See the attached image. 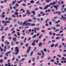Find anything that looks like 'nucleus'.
Masks as SVG:
<instances>
[{
	"mask_svg": "<svg viewBox=\"0 0 66 66\" xmlns=\"http://www.w3.org/2000/svg\"><path fill=\"white\" fill-rule=\"evenodd\" d=\"M5 22L6 23H10V21H5Z\"/></svg>",
	"mask_w": 66,
	"mask_h": 66,
	"instance_id": "obj_33",
	"label": "nucleus"
},
{
	"mask_svg": "<svg viewBox=\"0 0 66 66\" xmlns=\"http://www.w3.org/2000/svg\"><path fill=\"white\" fill-rule=\"evenodd\" d=\"M22 57H27V55L26 54H24V55H22Z\"/></svg>",
	"mask_w": 66,
	"mask_h": 66,
	"instance_id": "obj_11",
	"label": "nucleus"
},
{
	"mask_svg": "<svg viewBox=\"0 0 66 66\" xmlns=\"http://www.w3.org/2000/svg\"><path fill=\"white\" fill-rule=\"evenodd\" d=\"M59 5H56L54 6V8H55L56 9V10H57V7H59Z\"/></svg>",
	"mask_w": 66,
	"mask_h": 66,
	"instance_id": "obj_5",
	"label": "nucleus"
},
{
	"mask_svg": "<svg viewBox=\"0 0 66 66\" xmlns=\"http://www.w3.org/2000/svg\"><path fill=\"white\" fill-rule=\"evenodd\" d=\"M0 63H3V59H1L0 60Z\"/></svg>",
	"mask_w": 66,
	"mask_h": 66,
	"instance_id": "obj_24",
	"label": "nucleus"
},
{
	"mask_svg": "<svg viewBox=\"0 0 66 66\" xmlns=\"http://www.w3.org/2000/svg\"><path fill=\"white\" fill-rule=\"evenodd\" d=\"M54 44H52L51 45V47H54Z\"/></svg>",
	"mask_w": 66,
	"mask_h": 66,
	"instance_id": "obj_37",
	"label": "nucleus"
},
{
	"mask_svg": "<svg viewBox=\"0 0 66 66\" xmlns=\"http://www.w3.org/2000/svg\"><path fill=\"white\" fill-rule=\"evenodd\" d=\"M10 64H11V63L9 62L8 63V66H11V65H10Z\"/></svg>",
	"mask_w": 66,
	"mask_h": 66,
	"instance_id": "obj_64",
	"label": "nucleus"
},
{
	"mask_svg": "<svg viewBox=\"0 0 66 66\" xmlns=\"http://www.w3.org/2000/svg\"><path fill=\"white\" fill-rule=\"evenodd\" d=\"M39 9H40V10H43V8L41 7H40Z\"/></svg>",
	"mask_w": 66,
	"mask_h": 66,
	"instance_id": "obj_53",
	"label": "nucleus"
},
{
	"mask_svg": "<svg viewBox=\"0 0 66 66\" xmlns=\"http://www.w3.org/2000/svg\"><path fill=\"white\" fill-rule=\"evenodd\" d=\"M56 60H57V63H58V64H59V61L60 60L58 58V57H57L56 58Z\"/></svg>",
	"mask_w": 66,
	"mask_h": 66,
	"instance_id": "obj_9",
	"label": "nucleus"
},
{
	"mask_svg": "<svg viewBox=\"0 0 66 66\" xmlns=\"http://www.w3.org/2000/svg\"><path fill=\"white\" fill-rule=\"evenodd\" d=\"M17 39V38H13V40H16Z\"/></svg>",
	"mask_w": 66,
	"mask_h": 66,
	"instance_id": "obj_41",
	"label": "nucleus"
},
{
	"mask_svg": "<svg viewBox=\"0 0 66 66\" xmlns=\"http://www.w3.org/2000/svg\"><path fill=\"white\" fill-rule=\"evenodd\" d=\"M15 51L16 52L15 54L17 55V54H18L19 53V49H18V47H16L15 48Z\"/></svg>",
	"mask_w": 66,
	"mask_h": 66,
	"instance_id": "obj_1",
	"label": "nucleus"
},
{
	"mask_svg": "<svg viewBox=\"0 0 66 66\" xmlns=\"http://www.w3.org/2000/svg\"><path fill=\"white\" fill-rule=\"evenodd\" d=\"M31 23H26L25 24V26H30V24H31Z\"/></svg>",
	"mask_w": 66,
	"mask_h": 66,
	"instance_id": "obj_12",
	"label": "nucleus"
},
{
	"mask_svg": "<svg viewBox=\"0 0 66 66\" xmlns=\"http://www.w3.org/2000/svg\"><path fill=\"white\" fill-rule=\"evenodd\" d=\"M45 26H49V24H48L47 23H46V24L45 25Z\"/></svg>",
	"mask_w": 66,
	"mask_h": 66,
	"instance_id": "obj_55",
	"label": "nucleus"
},
{
	"mask_svg": "<svg viewBox=\"0 0 66 66\" xmlns=\"http://www.w3.org/2000/svg\"><path fill=\"white\" fill-rule=\"evenodd\" d=\"M19 43V42L16 41V42H15V43L16 44V45H18V44Z\"/></svg>",
	"mask_w": 66,
	"mask_h": 66,
	"instance_id": "obj_38",
	"label": "nucleus"
},
{
	"mask_svg": "<svg viewBox=\"0 0 66 66\" xmlns=\"http://www.w3.org/2000/svg\"><path fill=\"white\" fill-rule=\"evenodd\" d=\"M32 46H34L35 45H36V44L35 43H34L33 42L32 44Z\"/></svg>",
	"mask_w": 66,
	"mask_h": 66,
	"instance_id": "obj_25",
	"label": "nucleus"
},
{
	"mask_svg": "<svg viewBox=\"0 0 66 66\" xmlns=\"http://www.w3.org/2000/svg\"><path fill=\"white\" fill-rule=\"evenodd\" d=\"M41 32H42V33H43V32H44V33L45 34V30H42V31H41Z\"/></svg>",
	"mask_w": 66,
	"mask_h": 66,
	"instance_id": "obj_39",
	"label": "nucleus"
},
{
	"mask_svg": "<svg viewBox=\"0 0 66 66\" xmlns=\"http://www.w3.org/2000/svg\"><path fill=\"white\" fill-rule=\"evenodd\" d=\"M60 26H61V25L59 24H57L56 26V27H60Z\"/></svg>",
	"mask_w": 66,
	"mask_h": 66,
	"instance_id": "obj_13",
	"label": "nucleus"
},
{
	"mask_svg": "<svg viewBox=\"0 0 66 66\" xmlns=\"http://www.w3.org/2000/svg\"><path fill=\"white\" fill-rule=\"evenodd\" d=\"M51 62H54V59H52L50 60Z\"/></svg>",
	"mask_w": 66,
	"mask_h": 66,
	"instance_id": "obj_21",
	"label": "nucleus"
},
{
	"mask_svg": "<svg viewBox=\"0 0 66 66\" xmlns=\"http://www.w3.org/2000/svg\"><path fill=\"white\" fill-rule=\"evenodd\" d=\"M36 35H35L32 37V38H35V37H36Z\"/></svg>",
	"mask_w": 66,
	"mask_h": 66,
	"instance_id": "obj_22",
	"label": "nucleus"
},
{
	"mask_svg": "<svg viewBox=\"0 0 66 66\" xmlns=\"http://www.w3.org/2000/svg\"><path fill=\"white\" fill-rule=\"evenodd\" d=\"M41 21H43L44 20V19L42 18H41Z\"/></svg>",
	"mask_w": 66,
	"mask_h": 66,
	"instance_id": "obj_56",
	"label": "nucleus"
},
{
	"mask_svg": "<svg viewBox=\"0 0 66 66\" xmlns=\"http://www.w3.org/2000/svg\"><path fill=\"white\" fill-rule=\"evenodd\" d=\"M22 5L23 6H27V5H26V4H22Z\"/></svg>",
	"mask_w": 66,
	"mask_h": 66,
	"instance_id": "obj_28",
	"label": "nucleus"
},
{
	"mask_svg": "<svg viewBox=\"0 0 66 66\" xmlns=\"http://www.w3.org/2000/svg\"><path fill=\"white\" fill-rule=\"evenodd\" d=\"M27 14H28L29 15H30L31 14V13H30V11L28 10H27Z\"/></svg>",
	"mask_w": 66,
	"mask_h": 66,
	"instance_id": "obj_7",
	"label": "nucleus"
},
{
	"mask_svg": "<svg viewBox=\"0 0 66 66\" xmlns=\"http://www.w3.org/2000/svg\"><path fill=\"white\" fill-rule=\"evenodd\" d=\"M62 59H63V61H65V58H64V57H62Z\"/></svg>",
	"mask_w": 66,
	"mask_h": 66,
	"instance_id": "obj_63",
	"label": "nucleus"
},
{
	"mask_svg": "<svg viewBox=\"0 0 66 66\" xmlns=\"http://www.w3.org/2000/svg\"><path fill=\"white\" fill-rule=\"evenodd\" d=\"M38 55H39L40 56L41 55V53H38Z\"/></svg>",
	"mask_w": 66,
	"mask_h": 66,
	"instance_id": "obj_57",
	"label": "nucleus"
},
{
	"mask_svg": "<svg viewBox=\"0 0 66 66\" xmlns=\"http://www.w3.org/2000/svg\"><path fill=\"white\" fill-rule=\"evenodd\" d=\"M4 29H3V27H2L1 28L0 30L1 31H3Z\"/></svg>",
	"mask_w": 66,
	"mask_h": 66,
	"instance_id": "obj_19",
	"label": "nucleus"
},
{
	"mask_svg": "<svg viewBox=\"0 0 66 66\" xmlns=\"http://www.w3.org/2000/svg\"><path fill=\"white\" fill-rule=\"evenodd\" d=\"M5 44L7 45H9L10 44V43L9 42H7V41H6L5 43Z\"/></svg>",
	"mask_w": 66,
	"mask_h": 66,
	"instance_id": "obj_10",
	"label": "nucleus"
},
{
	"mask_svg": "<svg viewBox=\"0 0 66 66\" xmlns=\"http://www.w3.org/2000/svg\"><path fill=\"white\" fill-rule=\"evenodd\" d=\"M50 6H51V5L50 4L49 5H47L44 8V10H46V9H47V7H50Z\"/></svg>",
	"mask_w": 66,
	"mask_h": 66,
	"instance_id": "obj_6",
	"label": "nucleus"
},
{
	"mask_svg": "<svg viewBox=\"0 0 66 66\" xmlns=\"http://www.w3.org/2000/svg\"><path fill=\"white\" fill-rule=\"evenodd\" d=\"M51 1V0H47V1H46V2H50Z\"/></svg>",
	"mask_w": 66,
	"mask_h": 66,
	"instance_id": "obj_44",
	"label": "nucleus"
},
{
	"mask_svg": "<svg viewBox=\"0 0 66 66\" xmlns=\"http://www.w3.org/2000/svg\"><path fill=\"white\" fill-rule=\"evenodd\" d=\"M61 12L62 13H65V11L62 10Z\"/></svg>",
	"mask_w": 66,
	"mask_h": 66,
	"instance_id": "obj_47",
	"label": "nucleus"
},
{
	"mask_svg": "<svg viewBox=\"0 0 66 66\" xmlns=\"http://www.w3.org/2000/svg\"><path fill=\"white\" fill-rule=\"evenodd\" d=\"M59 30H60L58 29L57 30H55V32H58V31H59Z\"/></svg>",
	"mask_w": 66,
	"mask_h": 66,
	"instance_id": "obj_45",
	"label": "nucleus"
},
{
	"mask_svg": "<svg viewBox=\"0 0 66 66\" xmlns=\"http://www.w3.org/2000/svg\"><path fill=\"white\" fill-rule=\"evenodd\" d=\"M23 43H21V46H22L23 45Z\"/></svg>",
	"mask_w": 66,
	"mask_h": 66,
	"instance_id": "obj_62",
	"label": "nucleus"
},
{
	"mask_svg": "<svg viewBox=\"0 0 66 66\" xmlns=\"http://www.w3.org/2000/svg\"><path fill=\"white\" fill-rule=\"evenodd\" d=\"M8 54H9L7 53H6V56H9V55Z\"/></svg>",
	"mask_w": 66,
	"mask_h": 66,
	"instance_id": "obj_58",
	"label": "nucleus"
},
{
	"mask_svg": "<svg viewBox=\"0 0 66 66\" xmlns=\"http://www.w3.org/2000/svg\"><path fill=\"white\" fill-rule=\"evenodd\" d=\"M4 37H5V36H2V39L3 42L4 41Z\"/></svg>",
	"mask_w": 66,
	"mask_h": 66,
	"instance_id": "obj_14",
	"label": "nucleus"
},
{
	"mask_svg": "<svg viewBox=\"0 0 66 66\" xmlns=\"http://www.w3.org/2000/svg\"><path fill=\"white\" fill-rule=\"evenodd\" d=\"M8 36H11V34L10 33L8 34Z\"/></svg>",
	"mask_w": 66,
	"mask_h": 66,
	"instance_id": "obj_60",
	"label": "nucleus"
},
{
	"mask_svg": "<svg viewBox=\"0 0 66 66\" xmlns=\"http://www.w3.org/2000/svg\"><path fill=\"white\" fill-rule=\"evenodd\" d=\"M31 48V47H28V49L27 52V53H29V52H30V49Z\"/></svg>",
	"mask_w": 66,
	"mask_h": 66,
	"instance_id": "obj_4",
	"label": "nucleus"
},
{
	"mask_svg": "<svg viewBox=\"0 0 66 66\" xmlns=\"http://www.w3.org/2000/svg\"><path fill=\"white\" fill-rule=\"evenodd\" d=\"M31 26H35V23H33L31 24Z\"/></svg>",
	"mask_w": 66,
	"mask_h": 66,
	"instance_id": "obj_34",
	"label": "nucleus"
},
{
	"mask_svg": "<svg viewBox=\"0 0 66 66\" xmlns=\"http://www.w3.org/2000/svg\"><path fill=\"white\" fill-rule=\"evenodd\" d=\"M62 19H63V20H64L66 18V17H65L64 18V16H62Z\"/></svg>",
	"mask_w": 66,
	"mask_h": 66,
	"instance_id": "obj_23",
	"label": "nucleus"
},
{
	"mask_svg": "<svg viewBox=\"0 0 66 66\" xmlns=\"http://www.w3.org/2000/svg\"><path fill=\"white\" fill-rule=\"evenodd\" d=\"M37 4H39V5H41V4H40V3L39 2V1H38L37 2Z\"/></svg>",
	"mask_w": 66,
	"mask_h": 66,
	"instance_id": "obj_16",
	"label": "nucleus"
},
{
	"mask_svg": "<svg viewBox=\"0 0 66 66\" xmlns=\"http://www.w3.org/2000/svg\"><path fill=\"white\" fill-rule=\"evenodd\" d=\"M30 2V3H31L33 4V3H34V1L33 0H32Z\"/></svg>",
	"mask_w": 66,
	"mask_h": 66,
	"instance_id": "obj_17",
	"label": "nucleus"
},
{
	"mask_svg": "<svg viewBox=\"0 0 66 66\" xmlns=\"http://www.w3.org/2000/svg\"><path fill=\"white\" fill-rule=\"evenodd\" d=\"M56 39H60V37H57L56 38Z\"/></svg>",
	"mask_w": 66,
	"mask_h": 66,
	"instance_id": "obj_52",
	"label": "nucleus"
},
{
	"mask_svg": "<svg viewBox=\"0 0 66 66\" xmlns=\"http://www.w3.org/2000/svg\"><path fill=\"white\" fill-rule=\"evenodd\" d=\"M14 14L15 15H18V12H16L14 13Z\"/></svg>",
	"mask_w": 66,
	"mask_h": 66,
	"instance_id": "obj_31",
	"label": "nucleus"
},
{
	"mask_svg": "<svg viewBox=\"0 0 66 66\" xmlns=\"http://www.w3.org/2000/svg\"><path fill=\"white\" fill-rule=\"evenodd\" d=\"M52 20L53 21H55V20L54 19H52Z\"/></svg>",
	"mask_w": 66,
	"mask_h": 66,
	"instance_id": "obj_61",
	"label": "nucleus"
},
{
	"mask_svg": "<svg viewBox=\"0 0 66 66\" xmlns=\"http://www.w3.org/2000/svg\"><path fill=\"white\" fill-rule=\"evenodd\" d=\"M28 22V21H26L25 22H24L23 24H22V22H21V23H20V25H22L23 26H25V24H26V22Z\"/></svg>",
	"mask_w": 66,
	"mask_h": 66,
	"instance_id": "obj_2",
	"label": "nucleus"
},
{
	"mask_svg": "<svg viewBox=\"0 0 66 66\" xmlns=\"http://www.w3.org/2000/svg\"><path fill=\"white\" fill-rule=\"evenodd\" d=\"M19 4L17 3H16V6H19Z\"/></svg>",
	"mask_w": 66,
	"mask_h": 66,
	"instance_id": "obj_46",
	"label": "nucleus"
},
{
	"mask_svg": "<svg viewBox=\"0 0 66 66\" xmlns=\"http://www.w3.org/2000/svg\"><path fill=\"white\" fill-rule=\"evenodd\" d=\"M58 44H59L58 43L56 44L55 45V47H57L58 46Z\"/></svg>",
	"mask_w": 66,
	"mask_h": 66,
	"instance_id": "obj_27",
	"label": "nucleus"
},
{
	"mask_svg": "<svg viewBox=\"0 0 66 66\" xmlns=\"http://www.w3.org/2000/svg\"><path fill=\"white\" fill-rule=\"evenodd\" d=\"M41 52L42 53V55L41 56V59H43V57H44V56H45V53L43 51H41Z\"/></svg>",
	"mask_w": 66,
	"mask_h": 66,
	"instance_id": "obj_3",
	"label": "nucleus"
},
{
	"mask_svg": "<svg viewBox=\"0 0 66 66\" xmlns=\"http://www.w3.org/2000/svg\"><path fill=\"white\" fill-rule=\"evenodd\" d=\"M39 56H37V57L36 58V60H39Z\"/></svg>",
	"mask_w": 66,
	"mask_h": 66,
	"instance_id": "obj_40",
	"label": "nucleus"
},
{
	"mask_svg": "<svg viewBox=\"0 0 66 66\" xmlns=\"http://www.w3.org/2000/svg\"><path fill=\"white\" fill-rule=\"evenodd\" d=\"M65 40V39L64 38H63L62 40H61L62 41H64Z\"/></svg>",
	"mask_w": 66,
	"mask_h": 66,
	"instance_id": "obj_59",
	"label": "nucleus"
},
{
	"mask_svg": "<svg viewBox=\"0 0 66 66\" xmlns=\"http://www.w3.org/2000/svg\"><path fill=\"white\" fill-rule=\"evenodd\" d=\"M43 50L44 51V52H46V51H47V49H46V48H44Z\"/></svg>",
	"mask_w": 66,
	"mask_h": 66,
	"instance_id": "obj_35",
	"label": "nucleus"
},
{
	"mask_svg": "<svg viewBox=\"0 0 66 66\" xmlns=\"http://www.w3.org/2000/svg\"><path fill=\"white\" fill-rule=\"evenodd\" d=\"M4 25L5 26H7V24L6 23H4Z\"/></svg>",
	"mask_w": 66,
	"mask_h": 66,
	"instance_id": "obj_51",
	"label": "nucleus"
},
{
	"mask_svg": "<svg viewBox=\"0 0 66 66\" xmlns=\"http://www.w3.org/2000/svg\"><path fill=\"white\" fill-rule=\"evenodd\" d=\"M49 20V19H47L45 21V22L46 23H48L47 22L48 20Z\"/></svg>",
	"mask_w": 66,
	"mask_h": 66,
	"instance_id": "obj_18",
	"label": "nucleus"
},
{
	"mask_svg": "<svg viewBox=\"0 0 66 66\" xmlns=\"http://www.w3.org/2000/svg\"><path fill=\"white\" fill-rule=\"evenodd\" d=\"M57 56L58 57H62V56L60 55H57Z\"/></svg>",
	"mask_w": 66,
	"mask_h": 66,
	"instance_id": "obj_49",
	"label": "nucleus"
},
{
	"mask_svg": "<svg viewBox=\"0 0 66 66\" xmlns=\"http://www.w3.org/2000/svg\"><path fill=\"white\" fill-rule=\"evenodd\" d=\"M31 31H32V30H31V29H29V32H28V33H29L30 32H31Z\"/></svg>",
	"mask_w": 66,
	"mask_h": 66,
	"instance_id": "obj_26",
	"label": "nucleus"
},
{
	"mask_svg": "<svg viewBox=\"0 0 66 66\" xmlns=\"http://www.w3.org/2000/svg\"><path fill=\"white\" fill-rule=\"evenodd\" d=\"M8 20H12V19H11V18H9Z\"/></svg>",
	"mask_w": 66,
	"mask_h": 66,
	"instance_id": "obj_48",
	"label": "nucleus"
},
{
	"mask_svg": "<svg viewBox=\"0 0 66 66\" xmlns=\"http://www.w3.org/2000/svg\"><path fill=\"white\" fill-rule=\"evenodd\" d=\"M33 14V15H35V12L34 11H33L31 12Z\"/></svg>",
	"mask_w": 66,
	"mask_h": 66,
	"instance_id": "obj_20",
	"label": "nucleus"
},
{
	"mask_svg": "<svg viewBox=\"0 0 66 66\" xmlns=\"http://www.w3.org/2000/svg\"><path fill=\"white\" fill-rule=\"evenodd\" d=\"M14 43V42L13 41L12 42V43L11 44L12 46H14V44H13Z\"/></svg>",
	"mask_w": 66,
	"mask_h": 66,
	"instance_id": "obj_32",
	"label": "nucleus"
},
{
	"mask_svg": "<svg viewBox=\"0 0 66 66\" xmlns=\"http://www.w3.org/2000/svg\"><path fill=\"white\" fill-rule=\"evenodd\" d=\"M39 9L37 7H36L35 9V10H36V11H37Z\"/></svg>",
	"mask_w": 66,
	"mask_h": 66,
	"instance_id": "obj_43",
	"label": "nucleus"
},
{
	"mask_svg": "<svg viewBox=\"0 0 66 66\" xmlns=\"http://www.w3.org/2000/svg\"><path fill=\"white\" fill-rule=\"evenodd\" d=\"M1 17L2 18H4L5 17V16L4 15V14H2V15H1Z\"/></svg>",
	"mask_w": 66,
	"mask_h": 66,
	"instance_id": "obj_8",
	"label": "nucleus"
},
{
	"mask_svg": "<svg viewBox=\"0 0 66 66\" xmlns=\"http://www.w3.org/2000/svg\"><path fill=\"white\" fill-rule=\"evenodd\" d=\"M33 53H34V51H32L31 53V54L30 55V56H31L32 55H33Z\"/></svg>",
	"mask_w": 66,
	"mask_h": 66,
	"instance_id": "obj_30",
	"label": "nucleus"
},
{
	"mask_svg": "<svg viewBox=\"0 0 66 66\" xmlns=\"http://www.w3.org/2000/svg\"><path fill=\"white\" fill-rule=\"evenodd\" d=\"M39 47H41V46H42V43H39Z\"/></svg>",
	"mask_w": 66,
	"mask_h": 66,
	"instance_id": "obj_15",
	"label": "nucleus"
},
{
	"mask_svg": "<svg viewBox=\"0 0 66 66\" xmlns=\"http://www.w3.org/2000/svg\"><path fill=\"white\" fill-rule=\"evenodd\" d=\"M16 33V31H15V30H14L12 32V34H14V33Z\"/></svg>",
	"mask_w": 66,
	"mask_h": 66,
	"instance_id": "obj_29",
	"label": "nucleus"
},
{
	"mask_svg": "<svg viewBox=\"0 0 66 66\" xmlns=\"http://www.w3.org/2000/svg\"><path fill=\"white\" fill-rule=\"evenodd\" d=\"M32 61L33 62H35V58H33L32 59Z\"/></svg>",
	"mask_w": 66,
	"mask_h": 66,
	"instance_id": "obj_36",
	"label": "nucleus"
},
{
	"mask_svg": "<svg viewBox=\"0 0 66 66\" xmlns=\"http://www.w3.org/2000/svg\"><path fill=\"white\" fill-rule=\"evenodd\" d=\"M36 18L35 17H34L33 19V20H36Z\"/></svg>",
	"mask_w": 66,
	"mask_h": 66,
	"instance_id": "obj_54",
	"label": "nucleus"
},
{
	"mask_svg": "<svg viewBox=\"0 0 66 66\" xmlns=\"http://www.w3.org/2000/svg\"><path fill=\"white\" fill-rule=\"evenodd\" d=\"M12 17H16V15H12Z\"/></svg>",
	"mask_w": 66,
	"mask_h": 66,
	"instance_id": "obj_50",
	"label": "nucleus"
},
{
	"mask_svg": "<svg viewBox=\"0 0 66 66\" xmlns=\"http://www.w3.org/2000/svg\"><path fill=\"white\" fill-rule=\"evenodd\" d=\"M17 35H18V36H19V35H20V33H19V32H18Z\"/></svg>",
	"mask_w": 66,
	"mask_h": 66,
	"instance_id": "obj_42",
	"label": "nucleus"
}]
</instances>
